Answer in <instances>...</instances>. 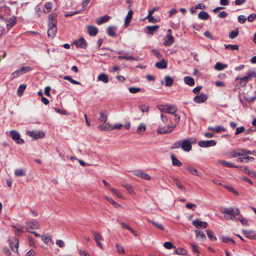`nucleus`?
I'll use <instances>...</instances> for the list:
<instances>
[{
  "label": "nucleus",
  "instance_id": "nucleus-1",
  "mask_svg": "<svg viewBox=\"0 0 256 256\" xmlns=\"http://www.w3.org/2000/svg\"><path fill=\"white\" fill-rule=\"evenodd\" d=\"M56 13H52L48 16V34L49 36L53 38L56 34L57 31L56 28Z\"/></svg>",
  "mask_w": 256,
  "mask_h": 256
},
{
  "label": "nucleus",
  "instance_id": "nucleus-2",
  "mask_svg": "<svg viewBox=\"0 0 256 256\" xmlns=\"http://www.w3.org/2000/svg\"><path fill=\"white\" fill-rule=\"evenodd\" d=\"M158 108L162 112L169 113L172 114H174L178 111V108L174 105L160 104L158 106Z\"/></svg>",
  "mask_w": 256,
  "mask_h": 256
},
{
  "label": "nucleus",
  "instance_id": "nucleus-3",
  "mask_svg": "<svg viewBox=\"0 0 256 256\" xmlns=\"http://www.w3.org/2000/svg\"><path fill=\"white\" fill-rule=\"evenodd\" d=\"M196 142V140L194 138L185 139L182 141V148L184 150L188 152L192 149V144H195Z\"/></svg>",
  "mask_w": 256,
  "mask_h": 256
},
{
  "label": "nucleus",
  "instance_id": "nucleus-4",
  "mask_svg": "<svg viewBox=\"0 0 256 256\" xmlns=\"http://www.w3.org/2000/svg\"><path fill=\"white\" fill-rule=\"evenodd\" d=\"M176 126V125H170L168 124L166 126H163L162 124L160 123L156 132L160 134H170L175 128Z\"/></svg>",
  "mask_w": 256,
  "mask_h": 256
},
{
  "label": "nucleus",
  "instance_id": "nucleus-5",
  "mask_svg": "<svg viewBox=\"0 0 256 256\" xmlns=\"http://www.w3.org/2000/svg\"><path fill=\"white\" fill-rule=\"evenodd\" d=\"M9 244L12 250L16 253H18L19 240L16 238H10L8 239Z\"/></svg>",
  "mask_w": 256,
  "mask_h": 256
},
{
  "label": "nucleus",
  "instance_id": "nucleus-6",
  "mask_svg": "<svg viewBox=\"0 0 256 256\" xmlns=\"http://www.w3.org/2000/svg\"><path fill=\"white\" fill-rule=\"evenodd\" d=\"M30 70V68L28 66H22L20 69L16 70L12 74V78L14 79L22 75Z\"/></svg>",
  "mask_w": 256,
  "mask_h": 256
},
{
  "label": "nucleus",
  "instance_id": "nucleus-7",
  "mask_svg": "<svg viewBox=\"0 0 256 256\" xmlns=\"http://www.w3.org/2000/svg\"><path fill=\"white\" fill-rule=\"evenodd\" d=\"M220 212L226 214L230 215L233 218H234L236 216L240 214V210L238 208H226L224 210H221Z\"/></svg>",
  "mask_w": 256,
  "mask_h": 256
},
{
  "label": "nucleus",
  "instance_id": "nucleus-8",
  "mask_svg": "<svg viewBox=\"0 0 256 256\" xmlns=\"http://www.w3.org/2000/svg\"><path fill=\"white\" fill-rule=\"evenodd\" d=\"M26 134L31 138L37 140L42 138L44 136V134L42 131L32 130L26 132Z\"/></svg>",
  "mask_w": 256,
  "mask_h": 256
},
{
  "label": "nucleus",
  "instance_id": "nucleus-9",
  "mask_svg": "<svg viewBox=\"0 0 256 256\" xmlns=\"http://www.w3.org/2000/svg\"><path fill=\"white\" fill-rule=\"evenodd\" d=\"M10 134L13 140L16 141L17 144H24V140L23 139L20 138V136L19 132L16 130H11Z\"/></svg>",
  "mask_w": 256,
  "mask_h": 256
},
{
  "label": "nucleus",
  "instance_id": "nucleus-10",
  "mask_svg": "<svg viewBox=\"0 0 256 256\" xmlns=\"http://www.w3.org/2000/svg\"><path fill=\"white\" fill-rule=\"evenodd\" d=\"M26 228L28 230L29 229H38L40 225L38 221L32 220L26 222Z\"/></svg>",
  "mask_w": 256,
  "mask_h": 256
},
{
  "label": "nucleus",
  "instance_id": "nucleus-11",
  "mask_svg": "<svg viewBox=\"0 0 256 256\" xmlns=\"http://www.w3.org/2000/svg\"><path fill=\"white\" fill-rule=\"evenodd\" d=\"M216 142L214 140H202L198 142V144L202 148H207L215 146Z\"/></svg>",
  "mask_w": 256,
  "mask_h": 256
},
{
  "label": "nucleus",
  "instance_id": "nucleus-12",
  "mask_svg": "<svg viewBox=\"0 0 256 256\" xmlns=\"http://www.w3.org/2000/svg\"><path fill=\"white\" fill-rule=\"evenodd\" d=\"M118 54H120V56H118V58L120 59H124L128 60H138L136 58L128 56V52H125L124 50L120 51Z\"/></svg>",
  "mask_w": 256,
  "mask_h": 256
},
{
  "label": "nucleus",
  "instance_id": "nucleus-13",
  "mask_svg": "<svg viewBox=\"0 0 256 256\" xmlns=\"http://www.w3.org/2000/svg\"><path fill=\"white\" fill-rule=\"evenodd\" d=\"M74 44L77 48H85L86 47V41L83 38H80L78 40H75Z\"/></svg>",
  "mask_w": 256,
  "mask_h": 256
},
{
  "label": "nucleus",
  "instance_id": "nucleus-14",
  "mask_svg": "<svg viewBox=\"0 0 256 256\" xmlns=\"http://www.w3.org/2000/svg\"><path fill=\"white\" fill-rule=\"evenodd\" d=\"M192 224L198 228H204L207 227L208 224L205 222H201L198 220H195L192 222Z\"/></svg>",
  "mask_w": 256,
  "mask_h": 256
},
{
  "label": "nucleus",
  "instance_id": "nucleus-15",
  "mask_svg": "<svg viewBox=\"0 0 256 256\" xmlns=\"http://www.w3.org/2000/svg\"><path fill=\"white\" fill-rule=\"evenodd\" d=\"M207 100V96L206 94H200L196 96L194 98V101L197 103L200 104L204 102Z\"/></svg>",
  "mask_w": 256,
  "mask_h": 256
},
{
  "label": "nucleus",
  "instance_id": "nucleus-16",
  "mask_svg": "<svg viewBox=\"0 0 256 256\" xmlns=\"http://www.w3.org/2000/svg\"><path fill=\"white\" fill-rule=\"evenodd\" d=\"M185 168L189 172L192 174L197 176H202V173L198 171L195 168L191 166H188L185 167Z\"/></svg>",
  "mask_w": 256,
  "mask_h": 256
},
{
  "label": "nucleus",
  "instance_id": "nucleus-17",
  "mask_svg": "<svg viewBox=\"0 0 256 256\" xmlns=\"http://www.w3.org/2000/svg\"><path fill=\"white\" fill-rule=\"evenodd\" d=\"M16 23V17L12 16L6 21V26L8 30H10Z\"/></svg>",
  "mask_w": 256,
  "mask_h": 256
},
{
  "label": "nucleus",
  "instance_id": "nucleus-18",
  "mask_svg": "<svg viewBox=\"0 0 256 256\" xmlns=\"http://www.w3.org/2000/svg\"><path fill=\"white\" fill-rule=\"evenodd\" d=\"M87 30L88 34L91 36H96L98 32V28L92 25L88 26Z\"/></svg>",
  "mask_w": 256,
  "mask_h": 256
},
{
  "label": "nucleus",
  "instance_id": "nucleus-19",
  "mask_svg": "<svg viewBox=\"0 0 256 256\" xmlns=\"http://www.w3.org/2000/svg\"><path fill=\"white\" fill-rule=\"evenodd\" d=\"M174 42V38L171 34H168L164 38V44L165 46H170Z\"/></svg>",
  "mask_w": 256,
  "mask_h": 256
},
{
  "label": "nucleus",
  "instance_id": "nucleus-20",
  "mask_svg": "<svg viewBox=\"0 0 256 256\" xmlns=\"http://www.w3.org/2000/svg\"><path fill=\"white\" fill-rule=\"evenodd\" d=\"M242 232L246 238L251 240H256V234H254V231L243 230Z\"/></svg>",
  "mask_w": 256,
  "mask_h": 256
},
{
  "label": "nucleus",
  "instance_id": "nucleus-21",
  "mask_svg": "<svg viewBox=\"0 0 256 256\" xmlns=\"http://www.w3.org/2000/svg\"><path fill=\"white\" fill-rule=\"evenodd\" d=\"M160 60V61L155 64L156 67L160 69H164L166 68L168 66L166 62L163 58Z\"/></svg>",
  "mask_w": 256,
  "mask_h": 256
},
{
  "label": "nucleus",
  "instance_id": "nucleus-22",
  "mask_svg": "<svg viewBox=\"0 0 256 256\" xmlns=\"http://www.w3.org/2000/svg\"><path fill=\"white\" fill-rule=\"evenodd\" d=\"M133 12L132 10L128 11V14L124 19V26L127 28L130 22L132 20V16Z\"/></svg>",
  "mask_w": 256,
  "mask_h": 256
},
{
  "label": "nucleus",
  "instance_id": "nucleus-23",
  "mask_svg": "<svg viewBox=\"0 0 256 256\" xmlns=\"http://www.w3.org/2000/svg\"><path fill=\"white\" fill-rule=\"evenodd\" d=\"M110 17L108 15H105L101 18H98L96 20V22L98 24L100 25L103 23L108 22Z\"/></svg>",
  "mask_w": 256,
  "mask_h": 256
},
{
  "label": "nucleus",
  "instance_id": "nucleus-24",
  "mask_svg": "<svg viewBox=\"0 0 256 256\" xmlns=\"http://www.w3.org/2000/svg\"><path fill=\"white\" fill-rule=\"evenodd\" d=\"M116 28L114 26H110L108 28L107 33L108 34L112 37H114L116 36Z\"/></svg>",
  "mask_w": 256,
  "mask_h": 256
},
{
  "label": "nucleus",
  "instance_id": "nucleus-25",
  "mask_svg": "<svg viewBox=\"0 0 256 256\" xmlns=\"http://www.w3.org/2000/svg\"><path fill=\"white\" fill-rule=\"evenodd\" d=\"M136 176H138V177H140V178H142L144 180H151L150 176L148 174H147L144 172H141V171L136 172Z\"/></svg>",
  "mask_w": 256,
  "mask_h": 256
},
{
  "label": "nucleus",
  "instance_id": "nucleus-26",
  "mask_svg": "<svg viewBox=\"0 0 256 256\" xmlns=\"http://www.w3.org/2000/svg\"><path fill=\"white\" fill-rule=\"evenodd\" d=\"M218 162L222 164L224 166L227 168H238V166H236L232 163L230 162H226L224 160H218Z\"/></svg>",
  "mask_w": 256,
  "mask_h": 256
},
{
  "label": "nucleus",
  "instance_id": "nucleus-27",
  "mask_svg": "<svg viewBox=\"0 0 256 256\" xmlns=\"http://www.w3.org/2000/svg\"><path fill=\"white\" fill-rule=\"evenodd\" d=\"M42 240L47 245H50L53 244L54 242L50 236L46 235H42Z\"/></svg>",
  "mask_w": 256,
  "mask_h": 256
},
{
  "label": "nucleus",
  "instance_id": "nucleus-28",
  "mask_svg": "<svg viewBox=\"0 0 256 256\" xmlns=\"http://www.w3.org/2000/svg\"><path fill=\"white\" fill-rule=\"evenodd\" d=\"M165 86H170L174 82V79L169 76H166L164 77Z\"/></svg>",
  "mask_w": 256,
  "mask_h": 256
},
{
  "label": "nucleus",
  "instance_id": "nucleus-29",
  "mask_svg": "<svg viewBox=\"0 0 256 256\" xmlns=\"http://www.w3.org/2000/svg\"><path fill=\"white\" fill-rule=\"evenodd\" d=\"M170 157L172 161V164L173 166H182V162L175 157L174 154H171Z\"/></svg>",
  "mask_w": 256,
  "mask_h": 256
},
{
  "label": "nucleus",
  "instance_id": "nucleus-30",
  "mask_svg": "<svg viewBox=\"0 0 256 256\" xmlns=\"http://www.w3.org/2000/svg\"><path fill=\"white\" fill-rule=\"evenodd\" d=\"M92 232L94 236V241L103 240H104V238H103L102 236L101 235V234L100 232H97L96 231H94V230H92Z\"/></svg>",
  "mask_w": 256,
  "mask_h": 256
},
{
  "label": "nucleus",
  "instance_id": "nucleus-31",
  "mask_svg": "<svg viewBox=\"0 0 256 256\" xmlns=\"http://www.w3.org/2000/svg\"><path fill=\"white\" fill-rule=\"evenodd\" d=\"M208 129L209 130H212V131H213L215 132H217V133L220 132H224L226 130V129L224 128H223L221 126H217L215 128L212 127V126H209L208 128Z\"/></svg>",
  "mask_w": 256,
  "mask_h": 256
},
{
  "label": "nucleus",
  "instance_id": "nucleus-32",
  "mask_svg": "<svg viewBox=\"0 0 256 256\" xmlns=\"http://www.w3.org/2000/svg\"><path fill=\"white\" fill-rule=\"evenodd\" d=\"M184 82L186 84L190 86H193L194 84V79L190 76H185L184 78Z\"/></svg>",
  "mask_w": 256,
  "mask_h": 256
},
{
  "label": "nucleus",
  "instance_id": "nucleus-33",
  "mask_svg": "<svg viewBox=\"0 0 256 256\" xmlns=\"http://www.w3.org/2000/svg\"><path fill=\"white\" fill-rule=\"evenodd\" d=\"M159 28V26L155 25L153 26H147L146 27L147 32L149 34H152L153 32Z\"/></svg>",
  "mask_w": 256,
  "mask_h": 256
},
{
  "label": "nucleus",
  "instance_id": "nucleus-34",
  "mask_svg": "<svg viewBox=\"0 0 256 256\" xmlns=\"http://www.w3.org/2000/svg\"><path fill=\"white\" fill-rule=\"evenodd\" d=\"M98 80L104 83H107L108 81V76L104 73L100 74L98 77Z\"/></svg>",
  "mask_w": 256,
  "mask_h": 256
},
{
  "label": "nucleus",
  "instance_id": "nucleus-35",
  "mask_svg": "<svg viewBox=\"0 0 256 256\" xmlns=\"http://www.w3.org/2000/svg\"><path fill=\"white\" fill-rule=\"evenodd\" d=\"M14 175L16 176H23L26 175V171L23 168L16 169L14 170Z\"/></svg>",
  "mask_w": 256,
  "mask_h": 256
},
{
  "label": "nucleus",
  "instance_id": "nucleus-36",
  "mask_svg": "<svg viewBox=\"0 0 256 256\" xmlns=\"http://www.w3.org/2000/svg\"><path fill=\"white\" fill-rule=\"evenodd\" d=\"M148 221L150 223L152 224L154 226L157 228L158 229L162 230H164V226L162 224L158 223V222H154L152 220H150V219H148Z\"/></svg>",
  "mask_w": 256,
  "mask_h": 256
},
{
  "label": "nucleus",
  "instance_id": "nucleus-37",
  "mask_svg": "<svg viewBox=\"0 0 256 256\" xmlns=\"http://www.w3.org/2000/svg\"><path fill=\"white\" fill-rule=\"evenodd\" d=\"M198 17L201 20H206L209 18V14L206 12L202 11L199 12L198 14Z\"/></svg>",
  "mask_w": 256,
  "mask_h": 256
},
{
  "label": "nucleus",
  "instance_id": "nucleus-38",
  "mask_svg": "<svg viewBox=\"0 0 256 256\" xmlns=\"http://www.w3.org/2000/svg\"><path fill=\"white\" fill-rule=\"evenodd\" d=\"M173 181L174 182L175 184L177 186L178 188L181 190L182 191H186V190L185 187L180 182L178 178H174Z\"/></svg>",
  "mask_w": 256,
  "mask_h": 256
},
{
  "label": "nucleus",
  "instance_id": "nucleus-39",
  "mask_svg": "<svg viewBox=\"0 0 256 256\" xmlns=\"http://www.w3.org/2000/svg\"><path fill=\"white\" fill-rule=\"evenodd\" d=\"M52 6V3L50 2H46L44 4V9L43 10L44 12V13H48L50 12Z\"/></svg>",
  "mask_w": 256,
  "mask_h": 256
},
{
  "label": "nucleus",
  "instance_id": "nucleus-40",
  "mask_svg": "<svg viewBox=\"0 0 256 256\" xmlns=\"http://www.w3.org/2000/svg\"><path fill=\"white\" fill-rule=\"evenodd\" d=\"M238 28H237L234 30H232L229 34V38L230 39H234L238 36Z\"/></svg>",
  "mask_w": 256,
  "mask_h": 256
},
{
  "label": "nucleus",
  "instance_id": "nucleus-41",
  "mask_svg": "<svg viewBox=\"0 0 256 256\" xmlns=\"http://www.w3.org/2000/svg\"><path fill=\"white\" fill-rule=\"evenodd\" d=\"M146 125L144 123H142L139 125L137 129V132L138 134H142L146 131Z\"/></svg>",
  "mask_w": 256,
  "mask_h": 256
},
{
  "label": "nucleus",
  "instance_id": "nucleus-42",
  "mask_svg": "<svg viewBox=\"0 0 256 256\" xmlns=\"http://www.w3.org/2000/svg\"><path fill=\"white\" fill-rule=\"evenodd\" d=\"M26 86L24 84H20L19 86H18V95L20 96H22V94H23V92H24V90H26Z\"/></svg>",
  "mask_w": 256,
  "mask_h": 256
},
{
  "label": "nucleus",
  "instance_id": "nucleus-43",
  "mask_svg": "<svg viewBox=\"0 0 256 256\" xmlns=\"http://www.w3.org/2000/svg\"><path fill=\"white\" fill-rule=\"evenodd\" d=\"M227 64H222L219 62L216 63L214 68L217 70H221L227 67Z\"/></svg>",
  "mask_w": 256,
  "mask_h": 256
},
{
  "label": "nucleus",
  "instance_id": "nucleus-44",
  "mask_svg": "<svg viewBox=\"0 0 256 256\" xmlns=\"http://www.w3.org/2000/svg\"><path fill=\"white\" fill-rule=\"evenodd\" d=\"M108 119V114L106 112H101L100 113V120L101 122H105Z\"/></svg>",
  "mask_w": 256,
  "mask_h": 256
},
{
  "label": "nucleus",
  "instance_id": "nucleus-45",
  "mask_svg": "<svg viewBox=\"0 0 256 256\" xmlns=\"http://www.w3.org/2000/svg\"><path fill=\"white\" fill-rule=\"evenodd\" d=\"M64 80H68L72 84H80V83L78 82V81H76L74 80H73L71 76H66L64 77Z\"/></svg>",
  "mask_w": 256,
  "mask_h": 256
},
{
  "label": "nucleus",
  "instance_id": "nucleus-46",
  "mask_svg": "<svg viewBox=\"0 0 256 256\" xmlns=\"http://www.w3.org/2000/svg\"><path fill=\"white\" fill-rule=\"evenodd\" d=\"M194 232L198 238L206 239V236L203 232L198 230H196Z\"/></svg>",
  "mask_w": 256,
  "mask_h": 256
},
{
  "label": "nucleus",
  "instance_id": "nucleus-47",
  "mask_svg": "<svg viewBox=\"0 0 256 256\" xmlns=\"http://www.w3.org/2000/svg\"><path fill=\"white\" fill-rule=\"evenodd\" d=\"M242 154H239V152L232 151L228 153V156L230 158H234L240 156Z\"/></svg>",
  "mask_w": 256,
  "mask_h": 256
},
{
  "label": "nucleus",
  "instance_id": "nucleus-48",
  "mask_svg": "<svg viewBox=\"0 0 256 256\" xmlns=\"http://www.w3.org/2000/svg\"><path fill=\"white\" fill-rule=\"evenodd\" d=\"M110 190L118 198H122V195L118 190L115 188H110Z\"/></svg>",
  "mask_w": 256,
  "mask_h": 256
},
{
  "label": "nucleus",
  "instance_id": "nucleus-49",
  "mask_svg": "<svg viewBox=\"0 0 256 256\" xmlns=\"http://www.w3.org/2000/svg\"><path fill=\"white\" fill-rule=\"evenodd\" d=\"M34 10H35V12L34 13V17L40 18L42 13V10H41L40 8L36 6Z\"/></svg>",
  "mask_w": 256,
  "mask_h": 256
},
{
  "label": "nucleus",
  "instance_id": "nucleus-50",
  "mask_svg": "<svg viewBox=\"0 0 256 256\" xmlns=\"http://www.w3.org/2000/svg\"><path fill=\"white\" fill-rule=\"evenodd\" d=\"M238 150L239 152V154H242L241 155H240V156H244L245 154H252L251 151L244 148L238 149Z\"/></svg>",
  "mask_w": 256,
  "mask_h": 256
},
{
  "label": "nucleus",
  "instance_id": "nucleus-51",
  "mask_svg": "<svg viewBox=\"0 0 256 256\" xmlns=\"http://www.w3.org/2000/svg\"><path fill=\"white\" fill-rule=\"evenodd\" d=\"M206 232L208 238L211 239L212 240H216V238L214 235V234L212 231L207 230H206Z\"/></svg>",
  "mask_w": 256,
  "mask_h": 256
},
{
  "label": "nucleus",
  "instance_id": "nucleus-52",
  "mask_svg": "<svg viewBox=\"0 0 256 256\" xmlns=\"http://www.w3.org/2000/svg\"><path fill=\"white\" fill-rule=\"evenodd\" d=\"M141 89L140 88L136 87H130L128 90L131 94H136L140 91Z\"/></svg>",
  "mask_w": 256,
  "mask_h": 256
},
{
  "label": "nucleus",
  "instance_id": "nucleus-53",
  "mask_svg": "<svg viewBox=\"0 0 256 256\" xmlns=\"http://www.w3.org/2000/svg\"><path fill=\"white\" fill-rule=\"evenodd\" d=\"M186 252V250L183 248H178L176 250V253L179 255H185Z\"/></svg>",
  "mask_w": 256,
  "mask_h": 256
},
{
  "label": "nucleus",
  "instance_id": "nucleus-54",
  "mask_svg": "<svg viewBox=\"0 0 256 256\" xmlns=\"http://www.w3.org/2000/svg\"><path fill=\"white\" fill-rule=\"evenodd\" d=\"M139 108L143 112H147L149 111V106L147 104L140 105Z\"/></svg>",
  "mask_w": 256,
  "mask_h": 256
},
{
  "label": "nucleus",
  "instance_id": "nucleus-55",
  "mask_svg": "<svg viewBox=\"0 0 256 256\" xmlns=\"http://www.w3.org/2000/svg\"><path fill=\"white\" fill-rule=\"evenodd\" d=\"M146 19H148L150 22H152V23H156V22H158L160 21V18H155L152 16H150L149 18L148 16H146Z\"/></svg>",
  "mask_w": 256,
  "mask_h": 256
},
{
  "label": "nucleus",
  "instance_id": "nucleus-56",
  "mask_svg": "<svg viewBox=\"0 0 256 256\" xmlns=\"http://www.w3.org/2000/svg\"><path fill=\"white\" fill-rule=\"evenodd\" d=\"M225 48L226 49L230 48L232 50H238V46L236 44L232 45V44H225Z\"/></svg>",
  "mask_w": 256,
  "mask_h": 256
},
{
  "label": "nucleus",
  "instance_id": "nucleus-57",
  "mask_svg": "<svg viewBox=\"0 0 256 256\" xmlns=\"http://www.w3.org/2000/svg\"><path fill=\"white\" fill-rule=\"evenodd\" d=\"M248 80L249 79L246 76L241 78V82H240V85L241 86H245L246 85V84L248 82Z\"/></svg>",
  "mask_w": 256,
  "mask_h": 256
},
{
  "label": "nucleus",
  "instance_id": "nucleus-58",
  "mask_svg": "<svg viewBox=\"0 0 256 256\" xmlns=\"http://www.w3.org/2000/svg\"><path fill=\"white\" fill-rule=\"evenodd\" d=\"M152 52L154 54L158 59L160 60L162 58V56L161 54L156 49H154L152 50Z\"/></svg>",
  "mask_w": 256,
  "mask_h": 256
},
{
  "label": "nucleus",
  "instance_id": "nucleus-59",
  "mask_svg": "<svg viewBox=\"0 0 256 256\" xmlns=\"http://www.w3.org/2000/svg\"><path fill=\"white\" fill-rule=\"evenodd\" d=\"M122 186L125 188L126 190H128V192L130 194H132L134 192L132 188V187L131 186H130V184H122Z\"/></svg>",
  "mask_w": 256,
  "mask_h": 256
},
{
  "label": "nucleus",
  "instance_id": "nucleus-60",
  "mask_svg": "<svg viewBox=\"0 0 256 256\" xmlns=\"http://www.w3.org/2000/svg\"><path fill=\"white\" fill-rule=\"evenodd\" d=\"M98 128L99 130H104V131H108V130H111L108 126V124L100 125L98 126Z\"/></svg>",
  "mask_w": 256,
  "mask_h": 256
},
{
  "label": "nucleus",
  "instance_id": "nucleus-61",
  "mask_svg": "<svg viewBox=\"0 0 256 256\" xmlns=\"http://www.w3.org/2000/svg\"><path fill=\"white\" fill-rule=\"evenodd\" d=\"M222 241L224 242H231L232 244L235 243L234 240L232 238H231L226 237V236L222 237Z\"/></svg>",
  "mask_w": 256,
  "mask_h": 256
},
{
  "label": "nucleus",
  "instance_id": "nucleus-62",
  "mask_svg": "<svg viewBox=\"0 0 256 256\" xmlns=\"http://www.w3.org/2000/svg\"><path fill=\"white\" fill-rule=\"evenodd\" d=\"M116 248L118 252V253L122 254H124L125 250H124V248L122 246L118 244H116Z\"/></svg>",
  "mask_w": 256,
  "mask_h": 256
},
{
  "label": "nucleus",
  "instance_id": "nucleus-63",
  "mask_svg": "<svg viewBox=\"0 0 256 256\" xmlns=\"http://www.w3.org/2000/svg\"><path fill=\"white\" fill-rule=\"evenodd\" d=\"M180 147H182V141H178V142L174 143L172 145L171 148L174 149V148H179Z\"/></svg>",
  "mask_w": 256,
  "mask_h": 256
},
{
  "label": "nucleus",
  "instance_id": "nucleus-64",
  "mask_svg": "<svg viewBox=\"0 0 256 256\" xmlns=\"http://www.w3.org/2000/svg\"><path fill=\"white\" fill-rule=\"evenodd\" d=\"M248 20L250 22H252L255 19H256V14L253 13L250 14L248 17Z\"/></svg>",
  "mask_w": 256,
  "mask_h": 256
}]
</instances>
